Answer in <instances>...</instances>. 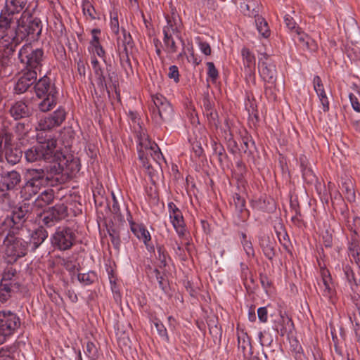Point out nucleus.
<instances>
[{
    "mask_svg": "<svg viewBox=\"0 0 360 360\" xmlns=\"http://www.w3.org/2000/svg\"><path fill=\"white\" fill-rule=\"evenodd\" d=\"M13 16L5 11L0 15V32H5L2 36V40L5 42L16 46L30 36L34 39L41 34L40 21L32 19L29 11H23L21 17L16 20Z\"/></svg>",
    "mask_w": 360,
    "mask_h": 360,
    "instance_id": "obj_1",
    "label": "nucleus"
},
{
    "mask_svg": "<svg viewBox=\"0 0 360 360\" xmlns=\"http://www.w3.org/2000/svg\"><path fill=\"white\" fill-rule=\"evenodd\" d=\"M53 127H56L53 125L51 116L41 118L39 120L36 128L37 143L25 151V158L28 162H33L44 160L52 162L58 161L63 157L62 153L57 148L56 139L46 132Z\"/></svg>",
    "mask_w": 360,
    "mask_h": 360,
    "instance_id": "obj_2",
    "label": "nucleus"
},
{
    "mask_svg": "<svg viewBox=\"0 0 360 360\" xmlns=\"http://www.w3.org/2000/svg\"><path fill=\"white\" fill-rule=\"evenodd\" d=\"M34 89L37 98L42 99L38 104L41 112H48L53 109L57 103L58 91L50 78L44 76L35 84Z\"/></svg>",
    "mask_w": 360,
    "mask_h": 360,
    "instance_id": "obj_3",
    "label": "nucleus"
},
{
    "mask_svg": "<svg viewBox=\"0 0 360 360\" xmlns=\"http://www.w3.org/2000/svg\"><path fill=\"white\" fill-rule=\"evenodd\" d=\"M138 139L137 151L143 166L149 168L151 165L150 159L160 165L164 157L158 146L145 134L138 136Z\"/></svg>",
    "mask_w": 360,
    "mask_h": 360,
    "instance_id": "obj_4",
    "label": "nucleus"
},
{
    "mask_svg": "<svg viewBox=\"0 0 360 360\" xmlns=\"http://www.w3.org/2000/svg\"><path fill=\"white\" fill-rule=\"evenodd\" d=\"M154 106L151 108L152 119L158 125L168 124L174 118V110L167 99L160 94L153 96Z\"/></svg>",
    "mask_w": 360,
    "mask_h": 360,
    "instance_id": "obj_5",
    "label": "nucleus"
},
{
    "mask_svg": "<svg viewBox=\"0 0 360 360\" xmlns=\"http://www.w3.org/2000/svg\"><path fill=\"white\" fill-rule=\"evenodd\" d=\"M5 254L8 262H14L27 254L28 243L15 236L10 231L4 240Z\"/></svg>",
    "mask_w": 360,
    "mask_h": 360,
    "instance_id": "obj_6",
    "label": "nucleus"
},
{
    "mask_svg": "<svg viewBox=\"0 0 360 360\" xmlns=\"http://www.w3.org/2000/svg\"><path fill=\"white\" fill-rule=\"evenodd\" d=\"M44 52L42 49H34L31 44H25L19 51L18 57L20 62L28 70H36L41 66Z\"/></svg>",
    "mask_w": 360,
    "mask_h": 360,
    "instance_id": "obj_7",
    "label": "nucleus"
},
{
    "mask_svg": "<svg viewBox=\"0 0 360 360\" xmlns=\"http://www.w3.org/2000/svg\"><path fill=\"white\" fill-rule=\"evenodd\" d=\"M20 321L16 314L11 311H0V345L13 335L20 327Z\"/></svg>",
    "mask_w": 360,
    "mask_h": 360,
    "instance_id": "obj_8",
    "label": "nucleus"
},
{
    "mask_svg": "<svg viewBox=\"0 0 360 360\" xmlns=\"http://www.w3.org/2000/svg\"><path fill=\"white\" fill-rule=\"evenodd\" d=\"M259 74L262 80L274 85L277 80V70L274 61L265 53H260L258 62Z\"/></svg>",
    "mask_w": 360,
    "mask_h": 360,
    "instance_id": "obj_9",
    "label": "nucleus"
},
{
    "mask_svg": "<svg viewBox=\"0 0 360 360\" xmlns=\"http://www.w3.org/2000/svg\"><path fill=\"white\" fill-rule=\"evenodd\" d=\"M75 238V233L72 229L60 226L52 235L51 240L55 248L60 250H67L73 245Z\"/></svg>",
    "mask_w": 360,
    "mask_h": 360,
    "instance_id": "obj_10",
    "label": "nucleus"
},
{
    "mask_svg": "<svg viewBox=\"0 0 360 360\" xmlns=\"http://www.w3.org/2000/svg\"><path fill=\"white\" fill-rule=\"evenodd\" d=\"M321 279L318 281V285L321 295L328 300H331L335 295V288L332 281L329 271L325 268H321Z\"/></svg>",
    "mask_w": 360,
    "mask_h": 360,
    "instance_id": "obj_11",
    "label": "nucleus"
},
{
    "mask_svg": "<svg viewBox=\"0 0 360 360\" xmlns=\"http://www.w3.org/2000/svg\"><path fill=\"white\" fill-rule=\"evenodd\" d=\"M168 211L171 222L177 234L179 236H184L186 226L181 212L173 202L168 203Z\"/></svg>",
    "mask_w": 360,
    "mask_h": 360,
    "instance_id": "obj_12",
    "label": "nucleus"
},
{
    "mask_svg": "<svg viewBox=\"0 0 360 360\" xmlns=\"http://www.w3.org/2000/svg\"><path fill=\"white\" fill-rule=\"evenodd\" d=\"M21 181L20 174L14 170L0 172V191L13 189Z\"/></svg>",
    "mask_w": 360,
    "mask_h": 360,
    "instance_id": "obj_13",
    "label": "nucleus"
},
{
    "mask_svg": "<svg viewBox=\"0 0 360 360\" xmlns=\"http://www.w3.org/2000/svg\"><path fill=\"white\" fill-rule=\"evenodd\" d=\"M37 71L28 70L24 72L18 79L14 91L18 94L25 93L37 80Z\"/></svg>",
    "mask_w": 360,
    "mask_h": 360,
    "instance_id": "obj_14",
    "label": "nucleus"
},
{
    "mask_svg": "<svg viewBox=\"0 0 360 360\" xmlns=\"http://www.w3.org/2000/svg\"><path fill=\"white\" fill-rule=\"evenodd\" d=\"M240 11L249 17L256 18L259 15L260 4L257 0H236Z\"/></svg>",
    "mask_w": 360,
    "mask_h": 360,
    "instance_id": "obj_15",
    "label": "nucleus"
},
{
    "mask_svg": "<svg viewBox=\"0 0 360 360\" xmlns=\"http://www.w3.org/2000/svg\"><path fill=\"white\" fill-rule=\"evenodd\" d=\"M293 38L304 49L315 51L318 48L316 42L301 30H296V34H293Z\"/></svg>",
    "mask_w": 360,
    "mask_h": 360,
    "instance_id": "obj_16",
    "label": "nucleus"
},
{
    "mask_svg": "<svg viewBox=\"0 0 360 360\" xmlns=\"http://www.w3.org/2000/svg\"><path fill=\"white\" fill-rule=\"evenodd\" d=\"M237 336L239 354H241L244 359H247L249 355L252 354L250 339L243 330H238Z\"/></svg>",
    "mask_w": 360,
    "mask_h": 360,
    "instance_id": "obj_17",
    "label": "nucleus"
},
{
    "mask_svg": "<svg viewBox=\"0 0 360 360\" xmlns=\"http://www.w3.org/2000/svg\"><path fill=\"white\" fill-rule=\"evenodd\" d=\"M10 114L17 120L29 117L32 114V110L25 102L18 101L11 106Z\"/></svg>",
    "mask_w": 360,
    "mask_h": 360,
    "instance_id": "obj_18",
    "label": "nucleus"
},
{
    "mask_svg": "<svg viewBox=\"0 0 360 360\" xmlns=\"http://www.w3.org/2000/svg\"><path fill=\"white\" fill-rule=\"evenodd\" d=\"M27 178L28 181H32L40 186L46 185L48 182V177L44 169L30 168L27 170Z\"/></svg>",
    "mask_w": 360,
    "mask_h": 360,
    "instance_id": "obj_19",
    "label": "nucleus"
},
{
    "mask_svg": "<svg viewBox=\"0 0 360 360\" xmlns=\"http://www.w3.org/2000/svg\"><path fill=\"white\" fill-rule=\"evenodd\" d=\"M130 229L135 236L143 243L151 240V236L149 231L146 229V226L141 224H137L131 219H129Z\"/></svg>",
    "mask_w": 360,
    "mask_h": 360,
    "instance_id": "obj_20",
    "label": "nucleus"
},
{
    "mask_svg": "<svg viewBox=\"0 0 360 360\" xmlns=\"http://www.w3.org/2000/svg\"><path fill=\"white\" fill-rule=\"evenodd\" d=\"M292 325L293 323L288 316L281 315L275 321L274 328L281 336H284L291 331Z\"/></svg>",
    "mask_w": 360,
    "mask_h": 360,
    "instance_id": "obj_21",
    "label": "nucleus"
},
{
    "mask_svg": "<svg viewBox=\"0 0 360 360\" xmlns=\"http://www.w3.org/2000/svg\"><path fill=\"white\" fill-rule=\"evenodd\" d=\"M54 199V192L53 189H46L42 191L35 199L34 205L38 208H42L50 203Z\"/></svg>",
    "mask_w": 360,
    "mask_h": 360,
    "instance_id": "obj_22",
    "label": "nucleus"
},
{
    "mask_svg": "<svg viewBox=\"0 0 360 360\" xmlns=\"http://www.w3.org/2000/svg\"><path fill=\"white\" fill-rule=\"evenodd\" d=\"M97 79V84L101 89H107L108 86H110L112 83V77L115 73L110 72L108 70V77H105L103 74L102 68L94 71Z\"/></svg>",
    "mask_w": 360,
    "mask_h": 360,
    "instance_id": "obj_23",
    "label": "nucleus"
},
{
    "mask_svg": "<svg viewBox=\"0 0 360 360\" xmlns=\"http://www.w3.org/2000/svg\"><path fill=\"white\" fill-rule=\"evenodd\" d=\"M27 0H6L5 11L7 14L15 15L21 12L25 7Z\"/></svg>",
    "mask_w": 360,
    "mask_h": 360,
    "instance_id": "obj_24",
    "label": "nucleus"
},
{
    "mask_svg": "<svg viewBox=\"0 0 360 360\" xmlns=\"http://www.w3.org/2000/svg\"><path fill=\"white\" fill-rule=\"evenodd\" d=\"M47 237V231L41 227L39 228L31 234L28 245H32V249L34 250L44 241Z\"/></svg>",
    "mask_w": 360,
    "mask_h": 360,
    "instance_id": "obj_25",
    "label": "nucleus"
},
{
    "mask_svg": "<svg viewBox=\"0 0 360 360\" xmlns=\"http://www.w3.org/2000/svg\"><path fill=\"white\" fill-rule=\"evenodd\" d=\"M41 187V186L32 183V181H27L21 189V196L25 200H30L40 191Z\"/></svg>",
    "mask_w": 360,
    "mask_h": 360,
    "instance_id": "obj_26",
    "label": "nucleus"
},
{
    "mask_svg": "<svg viewBox=\"0 0 360 360\" xmlns=\"http://www.w3.org/2000/svg\"><path fill=\"white\" fill-rule=\"evenodd\" d=\"M342 192L344 194L345 198L349 202H354L356 199V195L354 188V184L352 179L347 178L345 181H342Z\"/></svg>",
    "mask_w": 360,
    "mask_h": 360,
    "instance_id": "obj_27",
    "label": "nucleus"
},
{
    "mask_svg": "<svg viewBox=\"0 0 360 360\" xmlns=\"http://www.w3.org/2000/svg\"><path fill=\"white\" fill-rule=\"evenodd\" d=\"M16 271L12 267L6 269L3 273L1 284H8L13 288H19V284L15 281Z\"/></svg>",
    "mask_w": 360,
    "mask_h": 360,
    "instance_id": "obj_28",
    "label": "nucleus"
},
{
    "mask_svg": "<svg viewBox=\"0 0 360 360\" xmlns=\"http://www.w3.org/2000/svg\"><path fill=\"white\" fill-rule=\"evenodd\" d=\"M167 25L163 27V34L167 36L175 35L177 38L181 39L179 35L178 26L174 18L167 17Z\"/></svg>",
    "mask_w": 360,
    "mask_h": 360,
    "instance_id": "obj_29",
    "label": "nucleus"
},
{
    "mask_svg": "<svg viewBox=\"0 0 360 360\" xmlns=\"http://www.w3.org/2000/svg\"><path fill=\"white\" fill-rule=\"evenodd\" d=\"M49 210L51 212L52 217L58 221L64 219L68 216V208L64 204H56Z\"/></svg>",
    "mask_w": 360,
    "mask_h": 360,
    "instance_id": "obj_30",
    "label": "nucleus"
},
{
    "mask_svg": "<svg viewBox=\"0 0 360 360\" xmlns=\"http://www.w3.org/2000/svg\"><path fill=\"white\" fill-rule=\"evenodd\" d=\"M255 24L257 30L262 37L267 38L270 35V30L268 23L264 18L257 15L255 18Z\"/></svg>",
    "mask_w": 360,
    "mask_h": 360,
    "instance_id": "obj_31",
    "label": "nucleus"
},
{
    "mask_svg": "<svg viewBox=\"0 0 360 360\" xmlns=\"http://www.w3.org/2000/svg\"><path fill=\"white\" fill-rule=\"evenodd\" d=\"M241 56L244 67H255L256 60L254 54L246 47L241 49Z\"/></svg>",
    "mask_w": 360,
    "mask_h": 360,
    "instance_id": "obj_32",
    "label": "nucleus"
},
{
    "mask_svg": "<svg viewBox=\"0 0 360 360\" xmlns=\"http://www.w3.org/2000/svg\"><path fill=\"white\" fill-rule=\"evenodd\" d=\"M259 245L262 248L264 254L269 259H272L275 255L274 248L268 237H262L259 239Z\"/></svg>",
    "mask_w": 360,
    "mask_h": 360,
    "instance_id": "obj_33",
    "label": "nucleus"
},
{
    "mask_svg": "<svg viewBox=\"0 0 360 360\" xmlns=\"http://www.w3.org/2000/svg\"><path fill=\"white\" fill-rule=\"evenodd\" d=\"M349 255L360 268V245L357 240H353L350 243Z\"/></svg>",
    "mask_w": 360,
    "mask_h": 360,
    "instance_id": "obj_34",
    "label": "nucleus"
},
{
    "mask_svg": "<svg viewBox=\"0 0 360 360\" xmlns=\"http://www.w3.org/2000/svg\"><path fill=\"white\" fill-rule=\"evenodd\" d=\"M233 200L236 209L242 214V218L245 219L248 216V211L245 209V200L238 193L233 195Z\"/></svg>",
    "mask_w": 360,
    "mask_h": 360,
    "instance_id": "obj_35",
    "label": "nucleus"
},
{
    "mask_svg": "<svg viewBox=\"0 0 360 360\" xmlns=\"http://www.w3.org/2000/svg\"><path fill=\"white\" fill-rule=\"evenodd\" d=\"M18 290L19 288H13L8 284L0 283V302L1 303L6 302L11 297L12 293Z\"/></svg>",
    "mask_w": 360,
    "mask_h": 360,
    "instance_id": "obj_36",
    "label": "nucleus"
},
{
    "mask_svg": "<svg viewBox=\"0 0 360 360\" xmlns=\"http://www.w3.org/2000/svg\"><path fill=\"white\" fill-rule=\"evenodd\" d=\"M241 244L243 250L248 257H253L255 256V250L252 241L249 240L245 233H241Z\"/></svg>",
    "mask_w": 360,
    "mask_h": 360,
    "instance_id": "obj_37",
    "label": "nucleus"
},
{
    "mask_svg": "<svg viewBox=\"0 0 360 360\" xmlns=\"http://www.w3.org/2000/svg\"><path fill=\"white\" fill-rule=\"evenodd\" d=\"M163 42L165 46V51L169 53L173 54L177 51V46L174 40L173 36L164 35Z\"/></svg>",
    "mask_w": 360,
    "mask_h": 360,
    "instance_id": "obj_38",
    "label": "nucleus"
},
{
    "mask_svg": "<svg viewBox=\"0 0 360 360\" xmlns=\"http://www.w3.org/2000/svg\"><path fill=\"white\" fill-rule=\"evenodd\" d=\"M53 125L55 127L60 126L65 119V112L62 108H58L51 115Z\"/></svg>",
    "mask_w": 360,
    "mask_h": 360,
    "instance_id": "obj_39",
    "label": "nucleus"
},
{
    "mask_svg": "<svg viewBox=\"0 0 360 360\" xmlns=\"http://www.w3.org/2000/svg\"><path fill=\"white\" fill-rule=\"evenodd\" d=\"M6 46H7L6 50V56L3 55L0 56V66L2 68L8 67L11 63L9 55L13 52V46H15L14 44H8Z\"/></svg>",
    "mask_w": 360,
    "mask_h": 360,
    "instance_id": "obj_40",
    "label": "nucleus"
},
{
    "mask_svg": "<svg viewBox=\"0 0 360 360\" xmlns=\"http://www.w3.org/2000/svg\"><path fill=\"white\" fill-rule=\"evenodd\" d=\"M82 11L84 15L90 20H94L96 17V11L94 6L89 1H84L82 3Z\"/></svg>",
    "mask_w": 360,
    "mask_h": 360,
    "instance_id": "obj_41",
    "label": "nucleus"
},
{
    "mask_svg": "<svg viewBox=\"0 0 360 360\" xmlns=\"http://www.w3.org/2000/svg\"><path fill=\"white\" fill-rule=\"evenodd\" d=\"M21 152L18 150H8L6 152V158L8 162L15 165L18 162L21 158Z\"/></svg>",
    "mask_w": 360,
    "mask_h": 360,
    "instance_id": "obj_42",
    "label": "nucleus"
},
{
    "mask_svg": "<svg viewBox=\"0 0 360 360\" xmlns=\"http://www.w3.org/2000/svg\"><path fill=\"white\" fill-rule=\"evenodd\" d=\"M25 214L24 212L21 209H19L18 210L13 212L9 221L18 228V226L25 221Z\"/></svg>",
    "mask_w": 360,
    "mask_h": 360,
    "instance_id": "obj_43",
    "label": "nucleus"
},
{
    "mask_svg": "<svg viewBox=\"0 0 360 360\" xmlns=\"http://www.w3.org/2000/svg\"><path fill=\"white\" fill-rule=\"evenodd\" d=\"M84 353L91 360H95L98 357L97 347L91 342H88L86 343Z\"/></svg>",
    "mask_w": 360,
    "mask_h": 360,
    "instance_id": "obj_44",
    "label": "nucleus"
},
{
    "mask_svg": "<svg viewBox=\"0 0 360 360\" xmlns=\"http://www.w3.org/2000/svg\"><path fill=\"white\" fill-rule=\"evenodd\" d=\"M207 67V76L211 79L212 82H216L218 77L219 72L217 68L214 66V64L212 62H207L206 63Z\"/></svg>",
    "mask_w": 360,
    "mask_h": 360,
    "instance_id": "obj_45",
    "label": "nucleus"
},
{
    "mask_svg": "<svg viewBox=\"0 0 360 360\" xmlns=\"http://www.w3.org/2000/svg\"><path fill=\"white\" fill-rule=\"evenodd\" d=\"M203 106L207 115L210 116L211 119L214 120L217 117V114L212 109V104L207 97L204 98L203 99Z\"/></svg>",
    "mask_w": 360,
    "mask_h": 360,
    "instance_id": "obj_46",
    "label": "nucleus"
},
{
    "mask_svg": "<svg viewBox=\"0 0 360 360\" xmlns=\"http://www.w3.org/2000/svg\"><path fill=\"white\" fill-rule=\"evenodd\" d=\"M258 338L259 343L262 347L270 346L273 342V339L271 335L265 330L259 332Z\"/></svg>",
    "mask_w": 360,
    "mask_h": 360,
    "instance_id": "obj_47",
    "label": "nucleus"
},
{
    "mask_svg": "<svg viewBox=\"0 0 360 360\" xmlns=\"http://www.w3.org/2000/svg\"><path fill=\"white\" fill-rule=\"evenodd\" d=\"M344 274L348 283L350 284L351 288L353 289V284H356V279L354 276L353 270L349 266L343 267Z\"/></svg>",
    "mask_w": 360,
    "mask_h": 360,
    "instance_id": "obj_48",
    "label": "nucleus"
},
{
    "mask_svg": "<svg viewBox=\"0 0 360 360\" xmlns=\"http://www.w3.org/2000/svg\"><path fill=\"white\" fill-rule=\"evenodd\" d=\"M195 41L200 51L203 54H205V56H210L211 54V47L207 41H203L199 37L195 39Z\"/></svg>",
    "mask_w": 360,
    "mask_h": 360,
    "instance_id": "obj_49",
    "label": "nucleus"
},
{
    "mask_svg": "<svg viewBox=\"0 0 360 360\" xmlns=\"http://www.w3.org/2000/svg\"><path fill=\"white\" fill-rule=\"evenodd\" d=\"M95 275L94 273L90 272L87 274H78V281L84 285H89L93 283Z\"/></svg>",
    "mask_w": 360,
    "mask_h": 360,
    "instance_id": "obj_50",
    "label": "nucleus"
},
{
    "mask_svg": "<svg viewBox=\"0 0 360 360\" xmlns=\"http://www.w3.org/2000/svg\"><path fill=\"white\" fill-rule=\"evenodd\" d=\"M244 73L248 83H255V67H244Z\"/></svg>",
    "mask_w": 360,
    "mask_h": 360,
    "instance_id": "obj_51",
    "label": "nucleus"
},
{
    "mask_svg": "<svg viewBox=\"0 0 360 360\" xmlns=\"http://www.w3.org/2000/svg\"><path fill=\"white\" fill-rule=\"evenodd\" d=\"M284 22L286 27L293 33V34H296V30H301L300 27H297L296 22L293 18L288 15H286L284 17Z\"/></svg>",
    "mask_w": 360,
    "mask_h": 360,
    "instance_id": "obj_52",
    "label": "nucleus"
},
{
    "mask_svg": "<svg viewBox=\"0 0 360 360\" xmlns=\"http://www.w3.org/2000/svg\"><path fill=\"white\" fill-rule=\"evenodd\" d=\"M154 326L158 331L160 336L168 339L167 331L165 326L159 320L154 321Z\"/></svg>",
    "mask_w": 360,
    "mask_h": 360,
    "instance_id": "obj_53",
    "label": "nucleus"
},
{
    "mask_svg": "<svg viewBox=\"0 0 360 360\" xmlns=\"http://www.w3.org/2000/svg\"><path fill=\"white\" fill-rule=\"evenodd\" d=\"M43 222L46 226L51 227L53 226L56 222H58V221L55 218L52 217L51 212L48 210L44 213Z\"/></svg>",
    "mask_w": 360,
    "mask_h": 360,
    "instance_id": "obj_54",
    "label": "nucleus"
},
{
    "mask_svg": "<svg viewBox=\"0 0 360 360\" xmlns=\"http://www.w3.org/2000/svg\"><path fill=\"white\" fill-rule=\"evenodd\" d=\"M168 77L170 79H173L174 81L177 83L179 81V72L177 66L172 65L169 68Z\"/></svg>",
    "mask_w": 360,
    "mask_h": 360,
    "instance_id": "obj_55",
    "label": "nucleus"
},
{
    "mask_svg": "<svg viewBox=\"0 0 360 360\" xmlns=\"http://www.w3.org/2000/svg\"><path fill=\"white\" fill-rule=\"evenodd\" d=\"M157 250L158 254V259L160 261L162 264H163L164 266H165L167 263V259L168 257L167 252H166L165 249L162 246L158 247Z\"/></svg>",
    "mask_w": 360,
    "mask_h": 360,
    "instance_id": "obj_56",
    "label": "nucleus"
},
{
    "mask_svg": "<svg viewBox=\"0 0 360 360\" xmlns=\"http://www.w3.org/2000/svg\"><path fill=\"white\" fill-rule=\"evenodd\" d=\"M257 316L260 322L266 323L268 320V311L266 307L257 309Z\"/></svg>",
    "mask_w": 360,
    "mask_h": 360,
    "instance_id": "obj_57",
    "label": "nucleus"
},
{
    "mask_svg": "<svg viewBox=\"0 0 360 360\" xmlns=\"http://www.w3.org/2000/svg\"><path fill=\"white\" fill-rule=\"evenodd\" d=\"M349 98L354 110L357 112H360V103L358 98L352 93L349 94Z\"/></svg>",
    "mask_w": 360,
    "mask_h": 360,
    "instance_id": "obj_58",
    "label": "nucleus"
},
{
    "mask_svg": "<svg viewBox=\"0 0 360 360\" xmlns=\"http://www.w3.org/2000/svg\"><path fill=\"white\" fill-rule=\"evenodd\" d=\"M111 30L115 33L119 32V21L117 16L111 17L110 22Z\"/></svg>",
    "mask_w": 360,
    "mask_h": 360,
    "instance_id": "obj_59",
    "label": "nucleus"
},
{
    "mask_svg": "<svg viewBox=\"0 0 360 360\" xmlns=\"http://www.w3.org/2000/svg\"><path fill=\"white\" fill-rule=\"evenodd\" d=\"M314 89L316 92L319 91V90H323V84L321 82V79L319 76H315L313 79Z\"/></svg>",
    "mask_w": 360,
    "mask_h": 360,
    "instance_id": "obj_60",
    "label": "nucleus"
},
{
    "mask_svg": "<svg viewBox=\"0 0 360 360\" xmlns=\"http://www.w3.org/2000/svg\"><path fill=\"white\" fill-rule=\"evenodd\" d=\"M303 178L308 182H312L315 179V175L310 169H304L302 171Z\"/></svg>",
    "mask_w": 360,
    "mask_h": 360,
    "instance_id": "obj_61",
    "label": "nucleus"
},
{
    "mask_svg": "<svg viewBox=\"0 0 360 360\" xmlns=\"http://www.w3.org/2000/svg\"><path fill=\"white\" fill-rule=\"evenodd\" d=\"M100 30L98 29H93L91 31L92 33V39L90 42L91 46L92 48L101 45L99 43V39L96 36V34L99 33Z\"/></svg>",
    "mask_w": 360,
    "mask_h": 360,
    "instance_id": "obj_62",
    "label": "nucleus"
},
{
    "mask_svg": "<svg viewBox=\"0 0 360 360\" xmlns=\"http://www.w3.org/2000/svg\"><path fill=\"white\" fill-rule=\"evenodd\" d=\"M110 237L113 246L116 249H118L120 245V238L119 236L115 231H113L112 233H110Z\"/></svg>",
    "mask_w": 360,
    "mask_h": 360,
    "instance_id": "obj_63",
    "label": "nucleus"
},
{
    "mask_svg": "<svg viewBox=\"0 0 360 360\" xmlns=\"http://www.w3.org/2000/svg\"><path fill=\"white\" fill-rule=\"evenodd\" d=\"M319 101L321 103V108H322V110L324 112H326L329 110L330 109V107H329V101H328V97H325V98H320L319 99Z\"/></svg>",
    "mask_w": 360,
    "mask_h": 360,
    "instance_id": "obj_64",
    "label": "nucleus"
}]
</instances>
